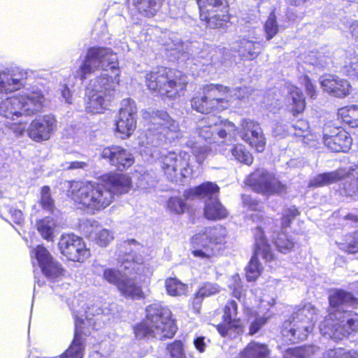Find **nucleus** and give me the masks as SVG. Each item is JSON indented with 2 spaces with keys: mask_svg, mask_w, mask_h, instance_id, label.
I'll return each instance as SVG.
<instances>
[{
  "mask_svg": "<svg viewBox=\"0 0 358 358\" xmlns=\"http://www.w3.org/2000/svg\"><path fill=\"white\" fill-rule=\"evenodd\" d=\"M137 112L135 101L131 99H123L118 116L115 120V131L122 139L129 138L136 129L135 114Z\"/></svg>",
  "mask_w": 358,
  "mask_h": 358,
  "instance_id": "obj_18",
  "label": "nucleus"
},
{
  "mask_svg": "<svg viewBox=\"0 0 358 358\" xmlns=\"http://www.w3.org/2000/svg\"><path fill=\"white\" fill-rule=\"evenodd\" d=\"M343 72L353 79H358V52L350 58L349 62H346L343 67Z\"/></svg>",
  "mask_w": 358,
  "mask_h": 358,
  "instance_id": "obj_51",
  "label": "nucleus"
},
{
  "mask_svg": "<svg viewBox=\"0 0 358 358\" xmlns=\"http://www.w3.org/2000/svg\"><path fill=\"white\" fill-rule=\"evenodd\" d=\"M177 330L171 312L161 303H153L146 308V320L134 327L138 338H156L159 340L169 338Z\"/></svg>",
  "mask_w": 358,
  "mask_h": 358,
  "instance_id": "obj_6",
  "label": "nucleus"
},
{
  "mask_svg": "<svg viewBox=\"0 0 358 358\" xmlns=\"http://www.w3.org/2000/svg\"><path fill=\"white\" fill-rule=\"evenodd\" d=\"M11 217V220L14 224L20 225L24 222V215L21 210L10 208L9 211Z\"/></svg>",
  "mask_w": 358,
  "mask_h": 358,
  "instance_id": "obj_58",
  "label": "nucleus"
},
{
  "mask_svg": "<svg viewBox=\"0 0 358 358\" xmlns=\"http://www.w3.org/2000/svg\"><path fill=\"white\" fill-rule=\"evenodd\" d=\"M268 318V316L257 317L250 326L249 334L254 335L257 333L262 327L266 323Z\"/></svg>",
  "mask_w": 358,
  "mask_h": 358,
  "instance_id": "obj_56",
  "label": "nucleus"
},
{
  "mask_svg": "<svg viewBox=\"0 0 358 358\" xmlns=\"http://www.w3.org/2000/svg\"><path fill=\"white\" fill-rule=\"evenodd\" d=\"M27 122L20 121L18 123H13L10 129L15 133L17 136L22 135L24 131L27 130Z\"/></svg>",
  "mask_w": 358,
  "mask_h": 358,
  "instance_id": "obj_60",
  "label": "nucleus"
},
{
  "mask_svg": "<svg viewBox=\"0 0 358 358\" xmlns=\"http://www.w3.org/2000/svg\"><path fill=\"white\" fill-rule=\"evenodd\" d=\"M218 10L208 11L206 13V17H200L201 20L204 21L206 26L213 29L226 26L230 19L227 6L220 8Z\"/></svg>",
  "mask_w": 358,
  "mask_h": 358,
  "instance_id": "obj_31",
  "label": "nucleus"
},
{
  "mask_svg": "<svg viewBox=\"0 0 358 358\" xmlns=\"http://www.w3.org/2000/svg\"><path fill=\"white\" fill-rule=\"evenodd\" d=\"M87 233H89V236L101 247H106L113 239V234L108 229L101 228L95 221L90 223Z\"/></svg>",
  "mask_w": 358,
  "mask_h": 358,
  "instance_id": "obj_34",
  "label": "nucleus"
},
{
  "mask_svg": "<svg viewBox=\"0 0 358 358\" xmlns=\"http://www.w3.org/2000/svg\"><path fill=\"white\" fill-rule=\"evenodd\" d=\"M222 54L221 49H214L211 50L210 52V64L214 66H219L220 64L222 63V61L220 60V57Z\"/></svg>",
  "mask_w": 358,
  "mask_h": 358,
  "instance_id": "obj_59",
  "label": "nucleus"
},
{
  "mask_svg": "<svg viewBox=\"0 0 358 358\" xmlns=\"http://www.w3.org/2000/svg\"><path fill=\"white\" fill-rule=\"evenodd\" d=\"M229 287L232 291L233 296L238 300H241L243 294V289L238 275H234L231 278Z\"/></svg>",
  "mask_w": 358,
  "mask_h": 358,
  "instance_id": "obj_54",
  "label": "nucleus"
},
{
  "mask_svg": "<svg viewBox=\"0 0 358 358\" xmlns=\"http://www.w3.org/2000/svg\"><path fill=\"white\" fill-rule=\"evenodd\" d=\"M171 358H186L183 344L180 341H176L167 346Z\"/></svg>",
  "mask_w": 358,
  "mask_h": 358,
  "instance_id": "obj_53",
  "label": "nucleus"
},
{
  "mask_svg": "<svg viewBox=\"0 0 358 358\" xmlns=\"http://www.w3.org/2000/svg\"><path fill=\"white\" fill-rule=\"evenodd\" d=\"M320 83L323 90L334 96L343 98L350 94V85L346 80L329 76Z\"/></svg>",
  "mask_w": 358,
  "mask_h": 358,
  "instance_id": "obj_27",
  "label": "nucleus"
},
{
  "mask_svg": "<svg viewBox=\"0 0 358 358\" xmlns=\"http://www.w3.org/2000/svg\"><path fill=\"white\" fill-rule=\"evenodd\" d=\"M318 350L315 345L291 348L285 350L283 358H313Z\"/></svg>",
  "mask_w": 358,
  "mask_h": 358,
  "instance_id": "obj_37",
  "label": "nucleus"
},
{
  "mask_svg": "<svg viewBox=\"0 0 358 358\" xmlns=\"http://www.w3.org/2000/svg\"><path fill=\"white\" fill-rule=\"evenodd\" d=\"M218 190L219 187L216 184L207 182L186 190L184 196L186 199H194L197 196L208 198L204 208L206 218L212 220H221L227 217V211L215 196Z\"/></svg>",
  "mask_w": 358,
  "mask_h": 358,
  "instance_id": "obj_12",
  "label": "nucleus"
},
{
  "mask_svg": "<svg viewBox=\"0 0 358 358\" xmlns=\"http://www.w3.org/2000/svg\"><path fill=\"white\" fill-rule=\"evenodd\" d=\"M298 214V210L294 207L285 209L282 212V229H284L289 227L292 220H293Z\"/></svg>",
  "mask_w": 358,
  "mask_h": 358,
  "instance_id": "obj_55",
  "label": "nucleus"
},
{
  "mask_svg": "<svg viewBox=\"0 0 358 358\" xmlns=\"http://www.w3.org/2000/svg\"><path fill=\"white\" fill-rule=\"evenodd\" d=\"M166 292L173 296L187 295V286L176 278H167L165 281Z\"/></svg>",
  "mask_w": 358,
  "mask_h": 358,
  "instance_id": "obj_42",
  "label": "nucleus"
},
{
  "mask_svg": "<svg viewBox=\"0 0 358 358\" xmlns=\"http://www.w3.org/2000/svg\"><path fill=\"white\" fill-rule=\"evenodd\" d=\"M324 143L334 152H347L352 145V138L348 133L338 128H334L329 134L324 129Z\"/></svg>",
  "mask_w": 358,
  "mask_h": 358,
  "instance_id": "obj_26",
  "label": "nucleus"
},
{
  "mask_svg": "<svg viewBox=\"0 0 358 358\" xmlns=\"http://www.w3.org/2000/svg\"><path fill=\"white\" fill-rule=\"evenodd\" d=\"M230 152L233 158L238 162L243 163L246 165H250L253 162L252 154L243 144L234 145L230 149Z\"/></svg>",
  "mask_w": 358,
  "mask_h": 358,
  "instance_id": "obj_43",
  "label": "nucleus"
},
{
  "mask_svg": "<svg viewBox=\"0 0 358 358\" xmlns=\"http://www.w3.org/2000/svg\"><path fill=\"white\" fill-rule=\"evenodd\" d=\"M227 236V231L222 225L205 228L192 238L191 243L195 248L192 251L193 255L202 259L210 260L216 255L213 245L224 244Z\"/></svg>",
  "mask_w": 358,
  "mask_h": 358,
  "instance_id": "obj_11",
  "label": "nucleus"
},
{
  "mask_svg": "<svg viewBox=\"0 0 358 358\" xmlns=\"http://www.w3.org/2000/svg\"><path fill=\"white\" fill-rule=\"evenodd\" d=\"M199 136L209 143H216L217 136L222 143L231 142L237 136L236 125L216 115H208L198 123Z\"/></svg>",
  "mask_w": 358,
  "mask_h": 358,
  "instance_id": "obj_10",
  "label": "nucleus"
},
{
  "mask_svg": "<svg viewBox=\"0 0 358 358\" xmlns=\"http://www.w3.org/2000/svg\"><path fill=\"white\" fill-rule=\"evenodd\" d=\"M58 245L61 253L71 261L82 262L90 255L83 240L73 234L62 235Z\"/></svg>",
  "mask_w": 358,
  "mask_h": 358,
  "instance_id": "obj_17",
  "label": "nucleus"
},
{
  "mask_svg": "<svg viewBox=\"0 0 358 358\" xmlns=\"http://www.w3.org/2000/svg\"><path fill=\"white\" fill-rule=\"evenodd\" d=\"M238 307L234 301H229L224 308V321L217 325V329L222 337L231 339L236 338L243 331V325L237 318Z\"/></svg>",
  "mask_w": 358,
  "mask_h": 358,
  "instance_id": "obj_19",
  "label": "nucleus"
},
{
  "mask_svg": "<svg viewBox=\"0 0 358 358\" xmlns=\"http://www.w3.org/2000/svg\"><path fill=\"white\" fill-rule=\"evenodd\" d=\"M145 83L150 90L160 96L176 99L184 94L187 80L179 71L160 68L146 73Z\"/></svg>",
  "mask_w": 358,
  "mask_h": 358,
  "instance_id": "obj_8",
  "label": "nucleus"
},
{
  "mask_svg": "<svg viewBox=\"0 0 358 358\" xmlns=\"http://www.w3.org/2000/svg\"><path fill=\"white\" fill-rule=\"evenodd\" d=\"M120 254L118 257L120 268L104 267L103 268L102 279L118 288L122 279L124 278L128 271L131 275L135 273L138 275H148L151 271L143 262V258L141 252H144L143 245L135 240H128L121 245Z\"/></svg>",
  "mask_w": 358,
  "mask_h": 358,
  "instance_id": "obj_5",
  "label": "nucleus"
},
{
  "mask_svg": "<svg viewBox=\"0 0 358 358\" xmlns=\"http://www.w3.org/2000/svg\"><path fill=\"white\" fill-rule=\"evenodd\" d=\"M345 173V169H338L332 172L318 174L310 180L308 187H319L332 184L341 180Z\"/></svg>",
  "mask_w": 358,
  "mask_h": 358,
  "instance_id": "obj_33",
  "label": "nucleus"
},
{
  "mask_svg": "<svg viewBox=\"0 0 358 358\" xmlns=\"http://www.w3.org/2000/svg\"><path fill=\"white\" fill-rule=\"evenodd\" d=\"M264 30L268 41L273 38L279 31V26L274 13H271L264 23Z\"/></svg>",
  "mask_w": 358,
  "mask_h": 358,
  "instance_id": "obj_48",
  "label": "nucleus"
},
{
  "mask_svg": "<svg viewBox=\"0 0 358 358\" xmlns=\"http://www.w3.org/2000/svg\"><path fill=\"white\" fill-rule=\"evenodd\" d=\"M203 297L197 292L192 299V306L195 313H199L201 308Z\"/></svg>",
  "mask_w": 358,
  "mask_h": 358,
  "instance_id": "obj_62",
  "label": "nucleus"
},
{
  "mask_svg": "<svg viewBox=\"0 0 358 358\" xmlns=\"http://www.w3.org/2000/svg\"><path fill=\"white\" fill-rule=\"evenodd\" d=\"M287 88L286 101L287 106L294 115L301 113L303 111L306 103L305 98L301 90L292 85L288 84Z\"/></svg>",
  "mask_w": 358,
  "mask_h": 358,
  "instance_id": "obj_29",
  "label": "nucleus"
},
{
  "mask_svg": "<svg viewBox=\"0 0 358 358\" xmlns=\"http://www.w3.org/2000/svg\"><path fill=\"white\" fill-rule=\"evenodd\" d=\"M56 222L53 218L47 217L37 222V230L41 236L48 241H52L55 237Z\"/></svg>",
  "mask_w": 358,
  "mask_h": 358,
  "instance_id": "obj_39",
  "label": "nucleus"
},
{
  "mask_svg": "<svg viewBox=\"0 0 358 358\" xmlns=\"http://www.w3.org/2000/svg\"><path fill=\"white\" fill-rule=\"evenodd\" d=\"M255 251L246 268V278L248 281H255L260 275L263 267L259 262L258 257H261L265 262H271L275 259V255L271 250L264 236V232L262 227H258L254 232Z\"/></svg>",
  "mask_w": 358,
  "mask_h": 358,
  "instance_id": "obj_14",
  "label": "nucleus"
},
{
  "mask_svg": "<svg viewBox=\"0 0 358 358\" xmlns=\"http://www.w3.org/2000/svg\"><path fill=\"white\" fill-rule=\"evenodd\" d=\"M269 354L266 344L252 341L239 352L238 358H268Z\"/></svg>",
  "mask_w": 358,
  "mask_h": 358,
  "instance_id": "obj_32",
  "label": "nucleus"
},
{
  "mask_svg": "<svg viewBox=\"0 0 358 358\" xmlns=\"http://www.w3.org/2000/svg\"><path fill=\"white\" fill-rule=\"evenodd\" d=\"M339 248L348 253L358 252V231L346 234Z\"/></svg>",
  "mask_w": 358,
  "mask_h": 358,
  "instance_id": "obj_47",
  "label": "nucleus"
},
{
  "mask_svg": "<svg viewBox=\"0 0 358 358\" xmlns=\"http://www.w3.org/2000/svg\"><path fill=\"white\" fill-rule=\"evenodd\" d=\"M341 348L331 349L326 351L323 355V358H341Z\"/></svg>",
  "mask_w": 358,
  "mask_h": 358,
  "instance_id": "obj_64",
  "label": "nucleus"
},
{
  "mask_svg": "<svg viewBox=\"0 0 358 358\" xmlns=\"http://www.w3.org/2000/svg\"><path fill=\"white\" fill-rule=\"evenodd\" d=\"M29 73L20 69L0 70V93L7 94L25 88Z\"/></svg>",
  "mask_w": 358,
  "mask_h": 358,
  "instance_id": "obj_20",
  "label": "nucleus"
},
{
  "mask_svg": "<svg viewBox=\"0 0 358 358\" xmlns=\"http://www.w3.org/2000/svg\"><path fill=\"white\" fill-rule=\"evenodd\" d=\"M194 345L195 348L201 353L206 350V343L205 342V337L198 336L194 340Z\"/></svg>",
  "mask_w": 358,
  "mask_h": 358,
  "instance_id": "obj_63",
  "label": "nucleus"
},
{
  "mask_svg": "<svg viewBox=\"0 0 358 358\" xmlns=\"http://www.w3.org/2000/svg\"><path fill=\"white\" fill-rule=\"evenodd\" d=\"M245 184L253 191L265 195H273L285 192V185L275 178L273 173L264 169H258L250 174Z\"/></svg>",
  "mask_w": 358,
  "mask_h": 358,
  "instance_id": "obj_16",
  "label": "nucleus"
},
{
  "mask_svg": "<svg viewBox=\"0 0 358 358\" xmlns=\"http://www.w3.org/2000/svg\"><path fill=\"white\" fill-rule=\"evenodd\" d=\"M303 82L304 83L307 93L310 95V98L314 99L316 96L315 85L306 76L303 78Z\"/></svg>",
  "mask_w": 358,
  "mask_h": 358,
  "instance_id": "obj_61",
  "label": "nucleus"
},
{
  "mask_svg": "<svg viewBox=\"0 0 358 358\" xmlns=\"http://www.w3.org/2000/svg\"><path fill=\"white\" fill-rule=\"evenodd\" d=\"M273 242L278 250L281 253L289 252L294 245V238L285 231L278 233L275 237H273Z\"/></svg>",
  "mask_w": 358,
  "mask_h": 358,
  "instance_id": "obj_41",
  "label": "nucleus"
},
{
  "mask_svg": "<svg viewBox=\"0 0 358 358\" xmlns=\"http://www.w3.org/2000/svg\"><path fill=\"white\" fill-rule=\"evenodd\" d=\"M317 314L310 303L293 313L291 320H286L282 327L281 334L287 343H297L305 340L313 331Z\"/></svg>",
  "mask_w": 358,
  "mask_h": 358,
  "instance_id": "obj_9",
  "label": "nucleus"
},
{
  "mask_svg": "<svg viewBox=\"0 0 358 358\" xmlns=\"http://www.w3.org/2000/svg\"><path fill=\"white\" fill-rule=\"evenodd\" d=\"M37 264L43 273L50 280H57L64 275V269L61 265L53 259L48 250L42 245H38L32 251Z\"/></svg>",
  "mask_w": 358,
  "mask_h": 358,
  "instance_id": "obj_22",
  "label": "nucleus"
},
{
  "mask_svg": "<svg viewBox=\"0 0 358 358\" xmlns=\"http://www.w3.org/2000/svg\"><path fill=\"white\" fill-rule=\"evenodd\" d=\"M150 122L153 127L150 126L149 130H157V134H163L169 141L178 138L180 135L178 123L165 111L153 112Z\"/></svg>",
  "mask_w": 358,
  "mask_h": 358,
  "instance_id": "obj_21",
  "label": "nucleus"
},
{
  "mask_svg": "<svg viewBox=\"0 0 358 358\" xmlns=\"http://www.w3.org/2000/svg\"><path fill=\"white\" fill-rule=\"evenodd\" d=\"M357 166L358 164L351 166L348 171L345 170L346 173L342 178L345 180L343 193L354 200H358V174L354 176L350 172L357 169Z\"/></svg>",
  "mask_w": 358,
  "mask_h": 358,
  "instance_id": "obj_35",
  "label": "nucleus"
},
{
  "mask_svg": "<svg viewBox=\"0 0 358 358\" xmlns=\"http://www.w3.org/2000/svg\"><path fill=\"white\" fill-rule=\"evenodd\" d=\"M243 203L245 206L248 207L251 210L257 211L259 210V202L252 199L250 196L244 194L242 196Z\"/></svg>",
  "mask_w": 358,
  "mask_h": 358,
  "instance_id": "obj_57",
  "label": "nucleus"
},
{
  "mask_svg": "<svg viewBox=\"0 0 358 358\" xmlns=\"http://www.w3.org/2000/svg\"><path fill=\"white\" fill-rule=\"evenodd\" d=\"M103 313V310L98 306L95 304L92 305H88L87 307V310H85V317L84 320L83 318V315L81 317H76L75 322L76 320H79L80 325L81 327V330L83 331V329H85V327H83V325L88 324V325H94L95 322H94V320L92 317L94 316H99Z\"/></svg>",
  "mask_w": 358,
  "mask_h": 358,
  "instance_id": "obj_46",
  "label": "nucleus"
},
{
  "mask_svg": "<svg viewBox=\"0 0 358 358\" xmlns=\"http://www.w3.org/2000/svg\"><path fill=\"white\" fill-rule=\"evenodd\" d=\"M341 120L352 127H358V106L352 105L338 110Z\"/></svg>",
  "mask_w": 358,
  "mask_h": 358,
  "instance_id": "obj_40",
  "label": "nucleus"
},
{
  "mask_svg": "<svg viewBox=\"0 0 358 358\" xmlns=\"http://www.w3.org/2000/svg\"><path fill=\"white\" fill-rule=\"evenodd\" d=\"M241 129L237 130L241 138L249 143L257 152H262L266 145V139L259 124L250 119L243 120Z\"/></svg>",
  "mask_w": 358,
  "mask_h": 358,
  "instance_id": "obj_23",
  "label": "nucleus"
},
{
  "mask_svg": "<svg viewBox=\"0 0 358 358\" xmlns=\"http://www.w3.org/2000/svg\"><path fill=\"white\" fill-rule=\"evenodd\" d=\"M162 169L169 180L178 182L192 175L190 155L184 151L166 152L159 159Z\"/></svg>",
  "mask_w": 358,
  "mask_h": 358,
  "instance_id": "obj_13",
  "label": "nucleus"
},
{
  "mask_svg": "<svg viewBox=\"0 0 358 358\" xmlns=\"http://www.w3.org/2000/svg\"><path fill=\"white\" fill-rule=\"evenodd\" d=\"M131 179L127 175H109L103 182H75L71 186V198L78 205L87 211L95 213L108 207L115 199V195L129 192Z\"/></svg>",
  "mask_w": 358,
  "mask_h": 358,
  "instance_id": "obj_2",
  "label": "nucleus"
},
{
  "mask_svg": "<svg viewBox=\"0 0 358 358\" xmlns=\"http://www.w3.org/2000/svg\"><path fill=\"white\" fill-rule=\"evenodd\" d=\"M111 71L113 76L102 73L90 83L85 95V110L96 114L107 110L120 84V71L117 54L110 48L92 47L88 49L85 58L76 76L81 80L96 71Z\"/></svg>",
  "mask_w": 358,
  "mask_h": 358,
  "instance_id": "obj_1",
  "label": "nucleus"
},
{
  "mask_svg": "<svg viewBox=\"0 0 358 358\" xmlns=\"http://www.w3.org/2000/svg\"><path fill=\"white\" fill-rule=\"evenodd\" d=\"M304 62L318 68H324L331 62L329 55H327L324 50L310 51L304 56Z\"/></svg>",
  "mask_w": 358,
  "mask_h": 358,
  "instance_id": "obj_38",
  "label": "nucleus"
},
{
  "mask_svg": "<svg viewBox=\"0 0 358 358\" xmlns=\"http://www.w3.org/2000/svg\"><path fill=\"white\" fill-rule=\"evenodd\" d=\"M167 208L175 214H182L186 208V203L180 197H171L167 201Z\"/></svg>",
  "mask_w": 358,
  "mask_h": 358,
  "instance_id": "obj_50",
  "label": "nucleus"
},
{
  "mask_svg": "<svg viewBox=\"0 0 358 358\" xmlns=\"http://www.w3.org/2000/svg\"><path fill=\"white\" fill-rule=\"evenodd\" d=\"M83 334H86L81 330L79 320H76L74 338L69 348L60 356V358H83L84 355Z\"/></svg>",
  "mask_w": 358,
  "mask_h": 358,
  "instance_id": "obj_30",
  "label": "nucleus"
},
{
  "mask_svg": "<svg viewBox=\"0 0 358 358\" xmlns=\"http://www.w3.org/2000/svg\"><path fill=\"white\" fill-rule=\"evenodd\" d=\"M187 145L192 149L196 162L201 164L208 156L213 154V150L209 145H201L193 141H188Z\"/></svg>",
  "mask_w": 358,
  "mask_h": 358,
  "instance_id": "obj_44",
  "label": "nucleus"
},
{
  "mask_svg": "<svg viewBox=\"0 0 358 358\" xmlns=\"http://www.w3.org/2000/svg\"><path fill=\"white\" fill-rule=\"evenodd\" d=\"M101 155L103 159L108 160L111 165L118 169L130 167L134 162L131 153L118 145L104 148Z\"/></svg>",
  "mask_w": 358,
  "mask_h": 358,
  "instance_id": "obj_25",
  "label": "nucleus"
},
{
  "mask_svg": "<svg viewBox=\"0 0 358 358\" xmlns=\"http://www.w3.org/2000/svg\"><path fill=\"white\" fill-rule=\"evenodd\" d=\"M197 3L200 11V17H206V13L208 11L218 10L220 8L227 6L225 0H197Z\"/></svg>",
  "mask_w": 358,
  "mask_h": 358,
  "instance_id": "obj_45",
  "label": "nucleus"
},
{
  "mask_svg": "<svg viewBox=\"0 0 358 358\" xmlns=\"http://www.w3.org/2000/svg\"><path fill=\"white\" fill-rule=\"evenodd\" d=\"M248 87L231 90L222 85H205L200 87L198 94L192 97L191 106L201 113L220 112L227 108L234 100L248 97Z\"/></svg>",
  "mask_w": 358,
  "mask_h": 358,
  "instance_id": "obj_4",
  "label": "nucleus"
},
{
  "mask_svg": "<svg viewBox=\"0 0 358 358\" xmlns=\"http://www.w3.org/2000/svg\"><path fill=\"white\" fill-rule=\"evenodd\" d=\"M331 310L320 325L321 334L334 340H342L352 332L358 331V314L345 310L347 306L355 307L358 299L350 292L338 290L329 296Z\"/></svg>",
  "mask_w": 358,
  "mask_h": 358,
  "instance_id": "obj_3",
  "label": "nucleus"
},
{
  "mask_svg": "<svg viewBox=\"0 0 358 358\" xmlns=\"http://www.w3.org/2000/svg\"><path fill=\"white\" fill-rule=\"evenodd\" d=\"M118 291L121 295L125 298L132 299H141L145 298L141 286L137 282L136 278L128 276L127 273L122 279V282L118 285Z\"/></svg>",
  "mask_w": 358,
  "mask_h": 358,
  "instance_id": "obj_28",
  "label": "nucleus"
},
{
  "mask_svg": "<svg viewBox=\"0 0 358 358\" xmlns=\"http://www.w3.org/2000/svg\"><path fill=\"white\" fill-rule=\"evenodd\" d=\"M40 203L44 210L52 211L54 201L51 197L50 189L48 186H44L41 188Z\"/></svg>",
  "mask_w": 358,
  "mask_h": 358,
  "instance_id": "obj_49",
  "label": "nucleus"
},
{
  "mask_svg": "<svg viewBox=\"0 0 358 358\" xmlns=\"http://www.w3.org/2000/svg\"><path fill=\"white\" fill-rule=\"evenodd\" d=\"M221 290L220 287L217 283L205 282L199 288L198 292L203 298L209 297L219 293Z\"/></svg>",
  "mask_w": 358,
  "mask_h": 358,
  "instance_id": "obj_52",
  "label": "nucleus"
},
{
  "mask_svg": "<svg viewBox=\"0 0 358 358\" xmlns=\"http://www.w3.org/2000/svg\"><path fill=\"white\" fill-rule=\"evenodd\" d=\"M56 120L52 115H45L33 120L27 132L29 136L36 142L48 140L56 129Z\"/></svg>",
  "mask_w": 358,
  "mask_h": 358,
  "instance_id": "obj_24",
  "label": "nucleus"
},
{
  "mask_svg": "<svg viewBox=\"0 0 358 358\" xmlns=\"http://www.w3.org/2000/svg\"><path fill=\"white\" fill-rule=\"evenodd\" d=\"M259 15L257 14H243L238 19V24L241 26L251 28L247 31L248 34L238 41V52L240 56L248 60L256 58L261 52L262 44L257 41L256 30L254 24L257 22Z\"/></svg>",
  "mask_w": 358,
  "mask_h": 358,
  "instance_id": "obj_15",
  "label": "nucleus"
},
{
  "mask_svg": "<svg viewBox=\"0 0 358 358\" xmlns=\"http://www.w3.org/2000/svg\"><path fill=\"white\" fill-rule=\"evenodd\" d=\"M139 13L146 17H152L159 10L162 0H133Z\"/></svg>",
  "mask_w": 358,
  "mask_h": 358,
  "instance_id": "obj_36",
  "label": "nucleus"
},
{
  "mask_svg": "<svg viewBox=\"0 0 358 358\" xmlns=\"http://www.w3.org/2000/svg\"><path fill=\"white\" fill-rule=\"evenodd\" d=\"M45 98L37 89H26L21 94L7 97L0 101V115L12 120L38 112Z\"/></svg>",
  "mask_w": 358,
  "mask_h": 358,
  "instance_id": "obj_7",
  "label": "nucleus"
}]
</instances>
